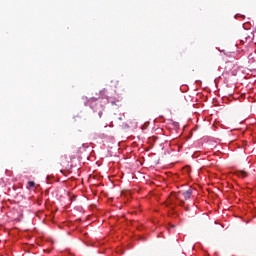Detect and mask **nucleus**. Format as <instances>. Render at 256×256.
I'll use <instances>...</instances> for the list:
<instances>
[{"label": "nucleus", "mask_w": 256, "mask_h": 256, "mask_svg": "<svg viewBox=\"0 0 256 256\" xmlns=\"http://www.w3.org/2000/svg\"><path fill=\"white\" fill-rule=\"evenodd\" d=\"M191 195H193V190L188 189L185 192H179L176 196V199H178V201H180V205L183 206L187 199H191Z\"/></svg>", "instance_id": "nucleus-1"}, {"label": "nucleus", "mask_w": 256, "mask_h": 256, "mask_svg": "<svg viewBox=\"0 0 256 256\" xmlns=\"http://www.w3.org/2000/svg\"><path fill=\"white\" fill-rule=\"evenodd\" d=\"M28 186L29 187H35V182H33V181L28 182Z\"/></svg>", "instance_id": "nucleus-3"}, {"label": "nucleus", "mask_w": 256, "mask_h": 256, "mask_svg": "<svg viewBox=\"0 0 256 256\" xmlns=\"http://www.w3.org/2000/svg\"><path fill=\"white\" fill-rule=\"evenodd\" d=\"M99 116L101 117V112H99Z\"/></svg>", "instance_id": "nucleus-4"}, {"label": "nucleus", "mask_w": 256, "mask_h": 256, "mask_svg": "<svg viewBox=\"0 0 256 256\" xmlns=\"http://www.w3.org/2000/svg\"><path fill=\"white\" fill-rule=\"evenodd\" d=\"M235 175H237V177H241L242 179H245V177H247V173L245 172V170H237L235 172Z\"/></svg>", "instance_id": "nucleus-2"}]
</instances>
